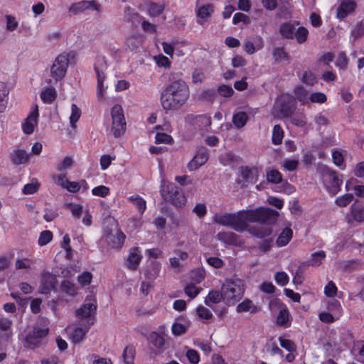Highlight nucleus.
<instances>
[{"label": "nucleus", "mask_w": 364, "mask_h": 364, "mask_svg": "<svg viewBox=\"0 0 364 364\" xmlns=\"http://www.w3.org/2000/svg\"><path fill=\"white\" fill-rule=\"evenodd\" d=\"M189 95V88L186 82L181 80H174L161 92V106L166 112L178 111L186 105Z\"/></svg>", "instance_id": "nucleus-1"}, {"label": "nucleus", "mask_w": 364, "mask_h": 364, "mask_svg": "<svg viewBox=\"0 0 364 364\" xmlns=\"http://www.w3.org/2000/svg\"><path fill=\"white\" fill-rule=\"evenodd\" d=\"M213 222L223 226H228L237 232H243L247 229V218L245 210L236 213L215 214Z\"/></svg>", "instance_id": "nucleus-2"}, {"label": "nucleus", "mask_w": 364, "mask_h": 364, "mask_svg": "<svg viewBox=\"0 0 364 364\" xmlns=\"http://www.w3.org/2000/svg\"><path fill=\"white\" fill-rule=\"evenodd\" d=\"M296 109V98L289 94L280 95L274 102L272 114L274 118L284 119L291 117Z\"/></svg>", "instance_id": "nucleus-3"}, {"label": "nucleus", "mask_w": 364, "mask_h": 364, "mask_svg": "<svg viewBox=\"0 0 364 364\" xmlns=\"http://www.w3.org/2000/svg\"><path fill=\"white\" fill-rule=\"evenodd\" d=\"M97 311V302L92 296L86 297L85 304L75 311L79 326H86L90 328L95 323Z\"/></svg>", "instance_id": "nucleus-4"}, {"label": "nucleus", "mask_w": 364, "mask_h": 364, "mask_svg": "<svg viewBox=\"0 0 364 364\" xmlns=\"http://www.w3.org/2000/svg\"><path fill=\"white\" fill-rule=\"evenodd\" d=\"M160 193L162 198L175 206L181 207L186 203V198L178 187L173 183L163 181Z\"/></svg>", "instance_id": "nucleus-5"}, {"label": "nucleus", "mask_w": 364, "mask_h": 364, "mask_svg": "<svg viewBox=\"0 0 364 364\" xmlns=\"http://www.w3.org/2000/svg\"><path fill=\"white\" fill-rule=\"evenodd\" d=\"M247 222H259L271 224L277 221L279 213L269 208H259L255 210H245Z\"/></svg>", "instance_id": "nucleus-6"}, {"label": "nucleus", "mask_w": 364, "mask_h": 364, "mask_svg": "<svg viewBox=\"0 0 364 364\" xmlns=\"http://www.w3.org/2000/svg\"><path fill=\"white\" fill-rule=\"evenodd\" d=\"M244 284L241 279H226L222 286L224 293V299L228 302L234 304L240 299L244 294Z\"/></svg>", "instance_id": "nucleus-7"}, {"label": "nucleus", "mask_w": 364, "mask_h": 364, "mask_svg": "<svg viewBox=\"0 0 364 364\" xmlns=\"http://www.w3.org/2000/svg\"><path fill=\"white\" fill-rule=\"evenodd\" d=\"M323 182L328 192L331 196L336 195L341 188L342 180L338 178V173L325 165L318 167Z\"/></svg>", "instance_id": "nucleus-8"}, {"label": "nucleus", "mask_w": 364, "mask_h": 364, "mask_svg": "<svg viewBox=\"0 0 364 364\" xmlns=\"http://www.w3.org/2000/svg\"><path fill=\"white\" fill-rule=\"evenodd\" d=\"M112 132L115 138L119 137L126 130V122L121 105H115L111 110Z\"/></svg>", "instance_id": "nucleus-9"}, {"label": "nucleus", "mask_w": 364, "mask_h": 364, "mask_svg": "<svg viewBox=\"0 0 364 364\" xmlns=\"http://www.w3.org/2000/svg\"><path fill=\"white\" fill-rule=\"evenodd\" d=\"M69 64L68 55L63 53L59 55L55 60L50 68V73L55 82L61 80L65 75Z\"/></svg>", "instance_id": "nucleus-10"}, {"label": "nucleus", "mask_w": 364, "mask_h": 364, "mask_svg": "<svg viewBox=\"0 0 364 364\" xmlns=\"http://www.w3.org/2000/svg\"><path fill=\"white\" fill-rule=\"evenodd\" d=\"M107 69V63L104 58H99L97 63L95 66V70L97 76V97L100 100L104 99V92L105 87L103 86V82L105 79V70Z\"/></svg>", "instance_id": "nucleus-11"}, {"label": "nucleus", "mask_w": 364, "mask_h": 364, "mask_svg": "<svg viewBox=\"0 0 364 364\" xmlns=\"http://www.w3.org/2000/svg\"><path fill=\"white\" fill-rule=\"evenodd\" d=\"M186 121L193 125L196 129H198L201 132H208L211 125V118L207 115L195 116L193 114H188L186 117Z\"/></svg>", "instance_id": "nucleus-12"}, {"label": "nucleus", "mask_w": 364, "mask_h": 364, "mask_svg": "<svg viewBox=\"0 0 364 364\" xmlns=\"http://www.w3.org/2000/svg\"><path fill=\"white\" fill-rule=\"evenodd\" d=\"M125 238V235L116 226L105 235V240L114 248H120L123 245Z\"/></svg>", "instance_id": "nucleus-13"}, {"label": "nucleus", "mask_w": 364, "mask_h": 364, "mask_svg": "<svg viewBox=\"0 0 364 364\" xmlns=\"http://www.w3.org/2000/svg\"><path fill=\"white\" fill-rule=\"evenodd\" d=\"M38 117V107L36 105L33 110L28 114L24 122L22 124L23 132L26 134H31L33 132L35 127L37 125Z\"/></svg>", "instance_id": "nucleus-14"}, {"label": "nucleus", "mask_w": 364, "mask_h": 364, "mask_svg": "<svg viewBox=\"0 0 364 364\" xmlns=\"http://www.w3.org/2000/svg\"><path fill=\"white\" fill-rule=\"evenodd\" d=\"M141 258L142 255L139 247H132L125 261V265L129 269L136 271L139 267Z\"/></svg>", "instance_id": "nucleus-15"}, {"label": "nucleus", "mask_w": 364, "mask_h": 364, "mask_svg": "<svg viewBox=\"0 0 364 364\" xmlns=\"http://www.w3.org/2000/svg\"><path fill=\"white\" fill-rule=\"evenodd\" d=\"M216 237L222 242L230 245L240 246L242 243L240 236L232 232H218Z\"/></svg>", "instance_id": "nucleus-16"}, {"label": "nucleus", "mask_w": 364, "mask_h": 364, "mask_svg": "<svg viewBox=\"0 0 364 364\" xmlns=\"http://www.w3.org/2000/svg\"><path fill=\"white\" fill-rule=\"evenodd\" d=\"M208 159L207 151L203 149L200 150L193 159L188 164V168L190 171L198 169L202 165L205 164Z\"/></svg>", "instance_id": "nucleus-17"}, {"label": "nucleus", "mask_w": 364, "mask_h": 364, "mask_svg": "<svg viewBox=\"0 0 364 364\" xmlns=\"http://www.w3.org/2000/svg\"><path fill=\"white\" fill-rule=\"evenodd\" d=\"M213 6L212 4H206L201 6L196 10L197 22L200 25L203 26L213 13Z\"/></svg>", "instance_id": "nucleus-18"}, {"label": "nucleus", "mask_w": 364, "mask_h": 364, "mask_svg": "<svg viewBox=\"0 0 364 364\" xmlns=\"http://www.w3.org/2000/svg\"><path fill=\"white\" fill-rule=\"evenodd\" d=\"M55 283L56 279L52 274L49 272L43 273L41 279V293L48 294L55 288Z\"/></svg>", "instance_id": "nucleus-19"}, {"label": "nucleus", "mask_w": 364, "mask_h": 364, "mask_svg": "<svg viewBox=\"0 0 364 364\" xmlns=\"http://www.w3.org/2000/svg\"><path fill=\"white\" fill-rule=\"evenodd\" d=\"M356 6L354 1L346 0L341 2L337 9V17L340 19L346 18L348 14L353 12Z\"/></svg>", "instance_id": "nucleus-20"}, {"label": "nucleus", "mask_w": 364, "mask_h": 364, "mask_svg": "<svg viewBox=\"0 0 364 364\" xmlns=\"http://www.w3.org/2000/svg\"><path fill=\"white\" fill-rule=\"evenodd\" d=\"M92 8L94 10L99 9V5L95 1H82L78 3L73 4L69 11L72 12L73 14H77L78 13L82 12L85 10Z\"/></svg>", "instance_id": "nucleus-21"}, {"label": "nucleus", "mask_w": 364, "mask_h": 364, "mask_svg": "<svg viewBox=\"0 0 364 364\" xmlns=\"http://www.w3.org/2000/svg\"><path fill=\"white\" fill-rule=\"evenodd\" d=\"M10 158L14 164L20 165L28 162L30 156L26 151L17 149L11 153Z\"/></svg>", "instance_id": "nucleus-22"}, {"label": "nucleus", "mask_w": 364, "mask_h": 364, "mask_svg": "<svg viewBox=\"0 0 364 364\" xmlns=\"http://www.w3.org/2000/svg\"><path fill=\"white\" fill-rule=\"evenodd\" d=\"M260 311L259 307L252 304V301L246 299L237 306L238 313L250 311L251 314H256Z\"/></svg>", "instance_id": "nucleus-23"}, {"label": "nucleus", "mask_w": 364, "mask_h": 364, "mask_svg": "<svg viewBox=\"0 0 364 364\" xmlns=\"http://www.w3.org/2000/svg\"><path fill=\"white\" fill-rule=\"evenodd\" d=\"M350 215L353 220L362 222L364 220V204L356 203L351 205Z\"/></svg>", "instance_id": "nucleus-24"}, {"label": "nucleus", "mask_w": 364, "mask_h": 364, "mask_svg": "<svg viewBox=\"0 0 364 364\" xmlns=\"http://www.w3.org/2000/svg\"><path fill=\"white\" fill-rule=\"evenodd\" d=\"M90 328L86 326H79L71 333L70 338L74 343H80L84 339L85 336Z\"/></svg>", "instance_id": "nucleus-25"}, {"label": "nucleus", "mask_w": 364, "mask_h": 364, "mask_svg": "<svg viewBox=\"0 0 364 364\" xmlns=\"http://www.w3.org/2000/svg\"><path fill=\"white\" fill-rule=\"evenodd\" d=\"M240 173L242 177L248 183H253L257 181V171L256 169H251L247 166H241Z\"/></svg>", "instance_id": "nucleus-26"}, {"label": "nucleus", "mask_w": 364, "mask_h": 364, "mask_svg": "<svg viewBox=\"0 0 364 364\" xmlns=\"http://www.w3.org/2000/svg\"><path fill=\"white\" fill-rule=\"evenodd\" d=\"M293 232L290 228H284L277 239V245L279 247L287 245L292 238Z\"/></svg>", "instance_id": "nucleus-27"}, {"label": "nucleus", "mask_w": 364, "mask_h": 364, "mask_svg": "<svg viewBox=\"0 0 364 364\" xmlns=\"http://www.w3.org/2000/svg\"><path fill=\"white\" fill-rule=\"evenodd\" d=\"M9 92L6 85L0 82V112H3L6 107Z\"/></svg>", "instance_id": "nucleus-28"}, {"label": "nucleus", "mask_w": 364, "mask_h": 364, "mask_svg": "<svg viewBox=\"0 0 364 364\" xmlns=\"http://www.w3.org/2000/svg\"><path fill=\"white\" fill-rule=\"evenodd\" d=\"M57 93L53 87H48L43 90L41 93V98L44 103L50 104L56 98Z\"/></svg>", "instance_id": "nucleus-29"}, {"label": "nucleus", "mask_w": 364, "mask_h": 364, "mask_svg": "<svg viewBox=\"0 0 364 364\" xmlns=\"http://www.w3.org/2000/svg\"><path fill=\"white\" fill-rule=\"evenodd\" d=\"M217 97V92L214 89L203 90L198 95V100L203 102L213 103Z\"/></svg>", "instance_id": "nucleus-30"}, {"label": "nucleus", "mask_w": 364, "mask_h": 364, "mask_svg": "<svg viewBox=\"0 0 364 364\" xmlns=\"http://www.w3.org/2000/svg\"><path fill=\"white\" fill-rule=\"evenodd\" d=\"M247 119L248 117L246 112H239L233 115L232 122L235 127L240 129L246 124Z\"/></svg>", "instance_id": "nucleus-31"}, {"label": "nucleus", "mask_w": 364, "mask_h": 364, "mask_svg": "<svg viewBox=\"0 0 364 364\" xmlns=\"http://www.w3.org/2000/svg\"><path fill=\"white\" fill-rule=\"evenodd\" d=\"M281 35L286 38H293L295 33V27L291 23H284L279 28Z\"/></svg>", "instance_id": "nucleus-32"}, {"label": "nucleus", "mask_w": 364, "mask_h": 364, "mask_svg": "<svg viewBox=\"0 0 364 364\" xmlns=\"http://www.w3.org/2000/svg\"><path fill=\"white\" fill-rule=\"evenodd\" d=\"M60 289L63 292L68 296H74L77 294V288L75 285L68 280L62 282Z\"/></svg>", "instance_id": "nucleus-33"}, {"label": "nucleus", "mask_w": 364, "mask_h": 364, "mask_svg": "<svg viewBox=\"0 0 364 364\" xmlns=\"http://www.w3.org/2000/svg\"><path fill=\"white\" fill-rule=\"evenodd\" d=\"M250 232L252 235L259 238H264L269 236L272 232V230L269 227L252 228Z\"/></svg>", "instance_id": "nucleus-34"}, {"label": "nucleus", "mask_w": 364, "mask_h": 364, "mask_svg": "<svg viewBox=\"0 0 364 364\" xmlns=\"http://www.w3.org/2000/svg\"><path fill=\"white\" fill-rule=\"evenodd\" d=\"M11 325V321L7 318H0V330L5 331V333L2 337L6 340H9L12 335V333L10 331Z\"/></svg>", "instance_id": "nucleus-35"}, {"label": "nucleus", "mask_w": 364, "mask_h": 364, "mask_svg": "<svg viewBox=\"0 0 364 364\" xmlns=\"http://www.w3.org/2000/svg\"><path fill=\"white\" fill-rule=\"evenodd\" d=\"M223 299H224L223 291L220 292L219 291H211L209 292L208 296L205 298V303L208 306L209 305V302L218 304Z\"/></svg>", "instance_id": "nucleus-36"}, {"label": "nucleus", "mask_w": 364, "mask_h": 364, "mask_svg": "<svg viewBox=\"0 0 364 364\" xmlns=\"http://www.w3.org/2000/svg\"><path fill=\"white\" fill-rule=\"evenodd\" d=\"M326 257V253L323 250L311 254V259L308 263L311 266L318 267L321 264L322 260Z\"/></svg>", "instance_id": "nucleus-37"}, {"label": "nucleus", "mask_w": 364, "mask_h": 364, "mask_svg": "<svg viewBox=\"0 0 364 364\" xmlns=\"http://www.w3.org/2000/svg\"><path fill=\"white\" fill-rule=\"evenodd\" d=\"M273 58L277 63H279L282 60H289V56L288 53L284 50V48H274L272 51Z\"/></svg>", "instance_id": "nucleus-38"}, {"label": "nucleus", "mask_w": 364, "mask_h": 364, "mask_svg": "<svg viewBox=\"0 0 364 364\" xmlns=\"http://www.w3.org/2000/svg\"><path fill=\"white\" fill-rule=\"evenodd\" d=\"M289 312L286 307L280 309L277 318V323L280 326H285L289 321Z\"/></svg>", "instance_id": "nucleus-39"}, {"label": "nucleus", "mask_w": 364, "mask_h": 364, "mask_svg": "<svg viewBox=\"0 0 364 364\" xmlns=\"http://www.w3.org/2000/svg\"><path fill=\"white\" fill-rule=\"evenodd\" d=\"M284 137V131L282 127L279 125H274L272 132V141L275 145L280 144Z\"/></svg>", "instance_id": "nucleus-40"}, {"label": "nucleus", "mask_w": 364, "mask_h": 364, "mask_svg": "<svg viewBox=\"0 0 364 364\" xmlns=\"http://www.w3.org/2000/svg\"><path fill=\"white\" fill-rule=\"evenodd\" d=\"M149 341L157 348H162L165 343L164 337L156 332H152L150 333Z\"/></svg>", "instance_id": "nucleus-41"}, {"label": "nucleus", "mask_w": 364, "mask_h": 364, "mask_svg": "<svg viewBox=\"0 0 364 364\" xmlns=\"http://www.w3.org/2000/svg\"><path fill=\"white\" fill-rule=\"evenodd\" d=\"M81 116V110L75 104L71 105V114L70 117V125L73 128H76V122Z\"/></svg>", "instance_id": "nucleus-42"}, {"label": "nucleus", "mask_w": 364, "mask_h": 364, "mask_svg": "<svg viewBox=\"0 0 364 364\" xmlns=\"http://www.w3.org/2000/svg\"><path fill=\"white\" fill-rule=\"evenodd\" d=\"M135 350L132 346H127L123 352L122 358L124 364H134Z\"/></svg>", "instance_id": "nucleus-43"}, {"label": "nucleus", "mask_w": 364, "mask_h": 364, "mask_svg": "<svg viewBox=\"0 0 364 364\" xmlns=\"http://www.w3.org/2000/svg\"><path fill=\"white\" fill-rule=\"evenodd\" d=\"M164 10V5L163 4H157L154 2L150 3L148 8V12L151 16H157L160 15Z\"/></svg>", "instance_id": "nucleus-44"}, {"label": "nucleus", "mask_w": 364, "mask_h": 364, "mask_svg": "<svg viewBox=\"0 0 364 364\" xmlns=\"http://www.w3.org/2000/svg\"><path fill=\"white\" fill-rule=\"evenodd\" d=\"M308 33V30L305 27L301 26L295 30L294 37H295L297 42L301 44L306 41Z\"/></svg>", "instance_id": "nucleus-45"}, {"label": "nucleus", "mask_w": 364, "mask_h": 364, "mask_svg": "<svg viewBox=\"0 0 364 364\" xmlns=\"http://www.w3.org/2000/svg\"><path fill=\"white\" fill-rule=\"evenodd\" d=\"M353 199V195L352 193H346L337 198L335 200V203L338 206L343 208L350 204Z\"/></svg>", "instance_id": "nucleus-46"}, {"label": "nucleus", "mask_w": 364, "mask_h": 364, "mask_svg": "<svg viewBox=\"0 0 364 364\" xmlns=\"http://www.w3.org/2000/svg\"><path fill=\"white\" fill-rule=\"evenodd\" d=\"M26 346L29 348L34 349L37 347H39L42 344L43 341L36 336H33V335L30 333L26 336Z\"/></svg>", "instance_id": "nucleus-47"}, {"label": "nucleus", "mask_w": 364, "mask_h": 364, "mask_svg": "<svg viewBox=\"0 0 364 364\" xmlns=\"http://www.w3.org/2000/svg\"><path fill=\"white\" fill-rule=\"evenodd\" d=\"M189 327V324H182L175 322L172 326V333L175 336H181L184 334Z\"/></svg>", "instance_id": "nucleus-48"}, {"label": "nucleus", "mask_w": 364, "mask_h": 364, "mask_svg": "<svg viewBox=\"0 0 364 364\" xmlns=\"http://www.w3.org/2000/svg\"><path fill=\"white\" fill-rule=\"evenodd\" d=\"M267 179L272 183H279L282 180V174L277 170H271L267 173Z\"/></svg>", "instance_id": "nucleus-49"}, {"label": "nucleus", "mask_w": 364, "mask_h": 364, "mask_svg": "<svg viewBox=\"0 0 364 364\" xmlns=\"http://www.w3.org/2000/svg\"><path fill=\"white\" fill-rule=\"evenodd\" d=\"M132 203L136 205L140 213H143L146 209V201L141 197L136 196L129 198Z\"/></svg>", "instance_id": "nucleus-50"}, {"label": "nucleus", "mask_w": 364, "mask_h": 364, "mask_svg": "<svg viewBox=\"0 0 364 364\" xmlns=\"http://www.w3.org/2000/svg\"><path fill=\"white\" fill-rule=\"evenodd\" d=\"M53 238V233L50 230H44L43 231L38 238V245L41 246H43L47 245L49 242L51 241Z\"/></svg>", "instance_id": "nucleus-51"}, {"label": "nucleus", "mask_w": 364, "mask_h": 364, "mask_svg": "<svg viewBox=\"0 0 364 364\" xmlns=\"http://www.w3.org/2000/svg\"><path fill=\"white\" fill-rule=\"evenodd\" d=\"M218 94L224 97H230L234 94L232 87L227 85H222L218 87Z\"/></svg>", "instance_id": "nucleus-52"}, {"label": "nucleus", "mask_w": 364, "mask_h": 364, "mask_svg": "<svg viewBox=\"0 0 364 364\" xmlns=\"http://www.w3.org/2000/svg\"><path fill=\"white\" fill-rule=\"evenodd\" d=\"M173 138L171 136L166 134V133H157L155 137V142L156 144L165 143L167 144H171L173 142Z\"/></svg>", "instance_id": "nucleus-53"}, {"label": "nucleus", "mask_w": 364, "mask_h": 364, "mask_svg": "<svg viewBox=\"0 0 364 364\" xmlns=\"http://www.w3.org/2000/svg\"><path fill=\"white\" fill-rule=\"evenodd\" d=\"M48 332L49 328L48 327L40 328L36 326L33 328V331L31 333L33 335V336H36L42 340L48 335Z\"/></svg>", "instance_id": "nucleus-54"}, {"label": "nucleus", "mask_w": 364, "mask_h": 364, "mask_svg": "<svg viewBox=\"0 0 364 364\" xmlns=\"http://www.w3.org/2000/svg\"><path fill=\"white\" fill-rule=\"evenodd\" d=\"M294 93H295L296 99L299 101H300L303 103H305L306 102H307L308 92L302 87H297L294 90Z\"/></svg>", "instance_id": "nucleus-55"}, {"label": "nucleus", "mask_w": 364, "mask_h": 364, "mask_svg": "<svg viewBox=\"0 0 364 364\" xmlns=\"http://www.w3.org/2000/svg\"><path fill=\"white\" fill-rule=\"evenodd\" d=\"M94 196L100 197H105L109 193V188L105 186H99L92 190Z\"/></svg>", "instance_id": "nucleus-56"}, {"label": "nucleus", "mask_w": 364, "mask_h": 364, "mask_svg": "<svg viewBox=\"0 0 364 364\" xmlns=\"http://www.w3.org/2000/svg\"><path fill=\"white\" fill-rule=\"evenodd\" d=\"M197 314L200 318L205 320L210 319L213 317L211 311L202 306L198 307Z\"/></svg>", "instance_id": "nucleus-57"}, {"label": "nucleus", "mask_w": 364, "mask_h": 364, "mask_svg": "<svg viewBox=\"0 0 364 364\" xmlns=\"http://www.w3.org/2000/svg\"><path fill=\"white\" fill-rule=\"evenodd\" d=\"M309 100L311 102L321 104L324 103L327 98L326 95L322 92H314L310 95Z\"/></svg>", "instance_id": "nucleus-58"}, {"label": "nucleus", "mask_w": 364, "mask_h": 364, "mask_svg": "<svg viewBox=\"0 0 364 364\" xmlns=\"http://www.w3.org/2000/svg\"><path fill=\"white\" fill-rule=\"evenodd\" d=\"M92 278V275L90 272H85L77 277V281L81 285L86 286L90 284Z\"/></svg>", "instance_id": "nucleus-59"}, {"label": "nucleus", "mask_w": 364, "mask_h": 364, "mask_svg": "<svg viewBox=\"0 0 364 364\" xmlns=\"http://www.w3.org/2000/svg\"><path fill=\"white\" fill-rule=\"evenodd\" d=\"M73 163V160L70 156H66L63 160L57 165V170L63 171L70 167H71Z\"/></svg>", "instance_id": "nucleus-60"}, {"label": "nucleus", "mask_w": 364, "mask_h": 364, "mask_svg": "<svg viewBox=\"0 0 364 364\" xmlns=\"http://www.w3.org/2000/svg\"><path fill=\"white\" fill-rule=\"evenodd\" d=\"M325 294L328 297H333L336 295L337 287L333 282L330 281L325 287Z\"/></svg>", "instance_id": "nucleus-61"}, {"label": "nucleus", "mask_w": 364, "mask_h": 364, "mask_svg": "<svg viewBox=\"0 0 364 364\" xmlns=\"http://www.w3.org/2000/svg\"><path fill=\"white\" fill-rule=\"evenodd\" d=\"M205 278V271L197 269L192 272L191 279L195 283H200Z\"/></svg>", "instance_id": "nucleus-62"}, {"label": "nucleus", "mask_w": 364, "mask_h": 364, "mask_svg": "<svg viewBox=\"0 0 364 364\" xmlns=\"http://www.w3.org/2000/svg\"><path fill=\"white\" fill-rule=\"evenodd\" d=\"M274 278L277 283L282 286L286 285L289 282V277L284 272H277Z\"/></svg>", "instance_id": "nucleus-63"}, {"label": "nucleus", "mask_w": 364, "mask_h": 364, "mask_svg": "<svg viewBox=\"0 0 364 364\" xmlns=\"http://www.w3.org/2000/svg\"><path fill=\"white\" fill-rule=\"evenodd\" d=\"M186 357L188 360L193 364H196L199 362L200 357L198 353L193 349H188L186 352Z\"/></svg>", "instance_id": "nucleus-64"}]
</instances>
